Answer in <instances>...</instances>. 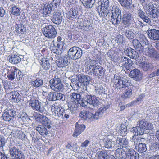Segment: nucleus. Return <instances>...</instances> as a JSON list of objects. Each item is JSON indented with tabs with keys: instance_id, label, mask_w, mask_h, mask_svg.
Segmentation results:
<instances>
[{
	"instance_id": "1",
	"label": "nucleus",
	"mask_w": 159,
	"mask_h": 159,
	"mask_svg": "<svg viewBox=\"0 0 159 159\" xmlns=\"http://www.w3.org/2000/svg\"><path fill=\"white\" fill-rule=\"evenodd\" d=\"M42 31L43 34L49 39L54 38L56 36L57 31L52 25H47L45 26L43 25Z\"/></svg>"
},
{
	"instance_id": "2",
	"label": "nucleus",
	"mask_w": 159,
	"mask_h": 159,
	"mask_svg": "<svg viewBox=\"0 0 159 159\" xmlns=\"http://www.w3.org/2000/svg\"><path fill=\"white\" fill-rule=\"evenodd\" d=\"M51 89L56 92L62 91L64 89V86L62 83L60 78L55 77L49 81Z\"/></svg>"
},
{
	"instance_id": "3",
	"label": "nucleus",
	"mask_w": 159,
	"mask_h": 159,
	"mask_svg": "<svg viewBox=\"0 0 159 159\" xmlns=\"http://www.w3.org/2000/svg\"><path fill=\"white\" fill-rule=\"evenodd\" d=\"M137 125L138 126L139 131L140 132L141 135L144 133H146L145 130H150L153 129V125L144 120L138 121Z\"/></svg>"
},
{
	"instance_id": "4",
	"label": "nucleus",
	"mask_w": 159,
	"mask_h": 159,
	"mask_svg": "<svg viewBox=\"0 0 159 159\" xmlns=\"http://www.w3.org/2000/svg\"><path fill=\"white\" fill-rule=\"evenodd\" d=\"M68 54L70 58L76 60L81 57L83 52L81 48L77 47L74 46L69 49Z\"/></svg>"
},
{
	"instance_id": "5",
	"label": "nucleus",
	"mask_w": 159,
	"mask_h": 159,
	"mask_svg": "<svg viewBox=\"0 0 159 159\" xmlns=\"http://www.w3.org/2000/svg\"><path fill=\"white\" fill-rule=\"evenodd\" d=\"M129 85L128 78L126 76L118 77L114 79L113 86L115 88L119 89L126 87Z\"/></svg>"
},
{
	"instance_id": "6",
	"label": "nucleus",
	"mask_w": 159,
	"mask_h": 159,
	"mask_svg": "<svg viewBox=\"0 0 159 159\" xmlns=\"http://www.w3.org/2000/svg\"><path fill=\"white\" fill-rule=\"evenodd\" d=\"M9 152L11 157L12 159H25L23 153L15 147L10 148Z\"/></svg>"
},
{
	"instance_id": "7",
	"label": "nucleus",
	"mask_w": 159,
	"mask_h": 159,
	"mask_svg": "<svg viewBox=\"0 0 159 159\" xmlns=\"http://www.w3.org/2000/svg\"><path fill=\"white\" fill-rule=\"evenodd\" d=\"M29 105L34 110H35L38 112L43 113L45 111L44 107L38 100L30 101Z\"/></svg>"
},
{
	"instance_id": "8",
	"label": "nucleus",
	"mask_w": 159,
	"mask_h": 159,
	"mask_svg": "<svg viewBox=\"0 0 159 159\" xmlns=\"http://www.w3.org/2000/svg\"><path fill=\"white\" fill-rule=\"evenodd\" d=\"M85 102L87 103V105L89 103L93 107H97L99 104L100 102L99 100H101L102 98L101 97H95L94 96H92L88 95L87 96Z\"/></svg>"
},
{
	"instance_id": "9",
	"label": "nucleus",
	"mask_w": 159,
	"mask_h": 159,
	"mask_svg": "<svg viewBox=\"0 0 159 159\" xmlns=\"http://www.w3.org/2000/svg\"><path fill=\"white\" fill-rule=\"evenodd\" d=\"M88 94L83 91L80 94L77 93L76 100L79 102L83 107L87 105V103L85 102L86 99Z\"/></svg>"
},
{
	"instance_id": "10",
	"label": "nucleus",
	"mask_w": 159,
	"mask_h": 159,
	"mask_svg": "<svg viewBox=\"0 0 159 159\" xmlns=\"http://www.w3.org/2000/svg\"><path fill=\"white\" fill-rule=\"evenodd\" d=\"M109 104L106 105H103L95 114L92 113L91 118L95 119H98L99 118L102 116L104 112L109 108Z\"/></svg>"
},
{
	"instance_id": "11",
	"label": "nucleus",
	"mask_w": 159,
	"mask_h": 159,
	"mask_svg": "<svg viewBox=\"0 0 159 159\" xmlns=\"http://www.w3.org/2000/svg\"><path fill=\"white\" fill-rule=\"evenodd\" d=\"M70 59L66 57H58L56 60L57 65L59 67H65L67 66L70 62Z\"/></svg>"
},
{
	"instance_id": "12",
	"label": "nucleus",
	"mask_w": 159,
	"mask_h": 159,
	"mask_svg": "<svg viewBox=\"0 0 159 159\" xmlns=\"http://www.w3.org/2000/svg\"><path fill=\"white\" fill-rule=\"evenodd\" d=\"M78 79L81 83H82L84 86H83V91H84L86 89V86L89 84L91 80L90 77L88 76H85L83 75H79L78 76Z\"/></svg>"
},
{
	"instance_id": "13",
	"label": "nucleus",
	"mask_w": 159,
	"mask_h": 159,
	"mask_svg": "<svg viewBox=\"0 0 159 159\" xmlns=\"http://www.w3.org/2000/svg\"><path fill=\"white\" fill-rule=\"evenodd\" d=\"M132 15L127 11H124L123 12L122 21L124 25H128L131 23Z\"/></svg>"
},
{
	"instance_id": "14",
	"label": "nucleus",
	"mask_w": 159,
	"mask_h": 159,
	"mask_svg": "<svg viewBox=\"0 0 159 159\" xmlns=\"http://www.w3.org/2000/svg\"><path fill=\"white\" fill-rule=\"evenodd\" d=\"M116 142L114 141V144H119L120 146L122 148H126L128 146L129 143L128 139L125 137H117V139H115Z\"/></svg>"
},
{
	"instance_id": "15",
	"label": "nucleus",
	"mask_w": 159,
	"mask_h": 159,
	"mask_svg": "<svg viewBox=\"0 0 159 159\" xmlns=\"http://www.w3.org/2000/svg\"><path fill=\"white\" fill-rule=\"evenodd\" d=\"M16 115V111L12 109L8 110L3 114V118L5 121H9Z\"/></svg>"
},
{
	"instance_id": "16",
	"label": "nucleus",
	"mask_w": 159,
	"mask_h": 159,
	"mask_svg": "<svg viewBox=\"0 0 159 159\" xmlns=\"http://www.w3.org/2000/svg\"><path fill=\"white\" fill-rule=\"evenodd\" d=\"M147 31L148 36L150 39L159 40V30L152 29L148 30Z\"/></svg>"
},
{
	"instance_id": "17",
	"label": "nucleus",
	"mask_w": 159,
	"mask_h": 159,
	"mask_svg": "<svg viewBox=\"0 0 159 159\" xmlns=\"http://www.w3.org/2000/svg\"><path fill=\"white\" fill-rule=\"evenodd\" d=\"M51 108L53 115L58 117H60L61 116H63L62 112L63 111V110L61 108L60 106L59 107L57 104H55L52 105Z\"/></svg>"
},
{
	"instance_id": "18",
	"label": "nucleus",
	"mask_w": 159,
	"mask_h": 159,
	"mask_svg": "<svg viewBox=\"0 0 159 159\" xmlns=\"http://www.w3.org/2000/svg\"><path fill=\"white\" fill-rule=\"evenodd\" d=\"M10 69H7V70H8L7 73V77L10 80H12L15 78L16 77V74L18 69L14 66L11 67Z\"/></svg>"
},
{
	"instance_id": "19",
	"label": "nucleus",
	"mask_w": 159,
	"mask_h": 159,
	"mask_svg": "<svg viewBox=\"0 0 159 159\" xmlns=\"http://www.w3.org/2000/svg\"><path fill=\"white\" fill-rule=\"evenodd\" d=\"M126 154L129 159H139V154L132 149H127Z\"/></svg>"
},
{
	"instance_id": "20",
	"label": "nucleus",
	"mask_w": 159,
	"mask_h": 159,
	"mask_svg": "<svg viewBox=\"0 0 159 159\" xmlns=\"http://www.w3.org/2000/svg\"><path fill=\"white\" fill-rule=\"evenodd\" d=\"M52 21L57 24H59L61 23L62 18L59 11L56 10V11L54 12Z\"/></svg>"
},
{
	"instance_id": "21",
	"label": "nucleus",
	"mask_w": 159,
	"mask_h": 159,
	"mask_svg": "<svg viewBox=\"0 0 159 159\" xmlns=\"http://www.w3.org/2000/svg\"><path fill=\"white\" fill-rule=\"evenodd\" d=\"M9 61L13 64H17L21 61V58L17 53L9 55Z\"/></svg>"
},
{
	"instance_id": "22",
	"label": "nucleus",
	"mask_w": 159,
	"mask_h": 159,
	"mask_svg": "<svg viewBox=\"0 0 159 159\" xmlns=\"http://www.w3.org/2000/svg\"><path fill=\"white\" fill-rule=\"evenodd\" d=\"M85 126L84 125H79L76 123L75 129L73 134L74 137H77L84 129Z\"/></svg>"
},
{
	"instance_id": "23",
	"label": "nucleus",
	"mask_w": 159,
	"mask_h": 159,
	"mask_svg": "<svg viewBox=\"0 0 159 159\" xmlns=\"http://www.w3.org/2000/svg\"><path fill=\"white\" fill-rule=\"evenodd\" d=\"M39 118L40 122L43 124L47 126L48 129L50 128L51 122L49 119L43 115H40Z\"/></svg>"
},
{
	"instance_id": "24",
	"label": "nucleus",
	"mask_w": 159,
	"mask_h": 159,
	"mask_svg": "<svg viewBox=\"0 0 159 159\" xmlns=\"http://www.w3.org/2000/svg\"><path fill=\"white\" fill-rule=\"evenodd\" d=\"M130 76L136 80H139L142 78V74L140 71L137 69L132 70L129 74Z\"/></svg>"
},
{
	"instance_id": "25",
	"label": "nucleus",
	"mask_w": 159,
	"mask_h": 159,
	"mask_svg": "<svg viewBox=\"0 0 159 159\" xmlns=\"http://www.w3.org/2000/svg\"><path fill=\"white\" fill-rule=\"evenodd\" d=\"M132 43L134 48L139 53L143 52V45H142L139 40L136 39L133 40Z\"/></svg>"
},
{
	"instance_id": "26",
	"label": "nucleus",
	"mask_w": 159,
	"mask_h": 159,
	"mask_svg": "<svg viewBox=\"0 0 159 159\" xmlns=\"http://www.w3.org/2000/svg\"><path fill=\"white\" fill-rule=\"evenodd\" d=\"M16 30L17 33L20 34H23L26 31V29L23 24L20 23L16 24Z\"/></svg>"
},
{
	"instance_id": "27",
	"label": "nucleus",
	"mask_w": 159,
	"mask_h": 159,
	"mask_svg": "<svg viewBox=\"0 0 159 159\" xmlns=\"http://www.w3.org/2000/svg\"><path fill=\"white\" fill-rule=\"evenodd\" d=\"M126 152L123 150L121 148H117L116 150L115 156L119 159H124Z\"/></svg>"
},
{
	"instance_id": "28",
	"label": "nucleus",
	"mask_w": 159,
	"mask_h": 159,
	"mask_svg": "<svg viewBox=\"0 0 159 159\" xmlns=\"http://www.w3.org/2000/svg\"><path fill=\"white\" fill-rule=\"evenodd\" d=\"M138 16L143 20L144 21L149 24L151 22L150 19L145 15V13L142 10H139L138 11Z\"/></svg>"
},
{
	"instance_id": "29",
	"label": "nucleus",
	"mask_w": 159,
	"mask_h": 159,
	"mask_svg": "<svg viewBox=\"0 0 159 159\" xmlns=\"http://www.w3.org/2000/svg\"><path fill=\"white\" fill-rule=\"evenodd\" d=\"M92 113L88 111H81L80 114V117L82 120H86L88 118L90 119L92 117Z\"/></svg>"
},
{
	"instance_id": "30",
	"label": "nucleus",
	"mask_w": 159,
	"mask_h": 159,
	"mask_svg": "<svg viewBox=\"0 0 159 159\" xmlns=\"http://www.w3.org/2000/svg\"><path fill=\"white\" fill-rule=\"evenodd\" d=\"M104 147L107 148H109L112 147L113 143L114 141L116 142L115 139H104L103 140Z\"/></svg>"
},
{
	"instance_id": "31",
	"label": "nucleus",
	"mask_w": 159,
	"mask_h": 159,
	"mask_svg": "<svg viewBox=\"0 0 159 159\" xmlns=\"http://www.w3.org/2000/svg\"><path fill=\"white\" fill-rule=\"evenodd\" d=\"M53 7L50 4L44 5L43 8V13L44 15L49 14H51L52 11L53 10Z\"/></svg>"
},
{
	"instance_id": "32",
	"label": "nucleus",
	"mask_w": 159,
	"mask_h": 159,
	"mask_svg": "<svg viewBox=\"0 0 159 159\" xmlns=\"http://www.w3.org/2000/svg\"><path fill=\"white\" fill-rule=\"evenodd\" d=\"M36 129L41 135H46L48 134L47 130L42 125H39L36 127Z\"/></svg>"
},
{
	"instance_id": "33",
	"label": "nucleus",
	"mask_w": 159,
	"mask_h": 159,
	"mask_svg": "<svg viewBox=\"0 0 159 159\" xmlns=\"http://www.w3.org/2000/svg\"><path fill=\"white\" fill-rule=\"evenodd\" d=\"M41 64L42 67L46 70L49 69L51 67L49 61L46 58H44L42 59Z\"/></svg>"
},
{
	"instance_id": "34",
	"label": "nucleus",
	"mask_w": 159,
	"mask_h": 159,
	"mask_svg": "<svg viewBox=\"0 0 159 159\" xmlns=\"http://www.w3.org/2000/svg\"><path fill=\"white\" fill-rule=\"evenodd\" d=\"M96 63L95 60L91 59L86 60L85 62L86 69L87 70H89L90 67L96 66Z\"/></svg>"
},
{
	"instance_id": "35",
	"label": "nucleus",
	"mask_w": 159,
	"mask_h": 159,
	"mask_svg": "<svg viewBox=\"0 0 159 159\" xmlns=\"http://www.w3.org/2000/svg\"><path fill=\"white\" fill-rule=\"evenodd\" d=\"M122 6L125 8H129L132 4V0H118Z\"/></svg>"
},
{
	"instance_id": "36",
	"label": "nucleus",
	"mask_w": 159,
	"mask_h": 159,
	"mask_svg": "<svg viewBox=\"0 0 159 159\" xmlns=\"http://www.w3.org/2000/svg\"><path fill=\"white\" fill-rule=\"evenodd\" d=\"M108 8H104V7H99L97 8L98 12L99 13V15L100 17H104L109 12L108 10Z\"/></svg>"
},
{
	"instance_id": "37",
	"label": "nucleus",
	"mask_w": 159,
	"mask_h": 159,
	"mask_svg": "<svg viewBox=\"0 0 159 159\" xmlns=\"http://www.w3.org/2000/svg\"><path fill=\"white\" fill-rule=\"evenodd\" d=\"M151 64L148 62L144 61L140 63L139 66L144 71H147L151 69Z\"/></svg>"
},
{
	"instance_id": "38",
	"label": "nucleus",
	"mask_w": 159,
	"mask_h": 159,
	"mask_svg": "<svg viewBox=\"0 0 159 159\" xmlns=\"http://www.w3.org/2000/svg\"><path fill=\"white\" fill-rule=\"evenodd\" d=\"M11 94L12 96V99L13 100L14 102L17 103L20 101L21 96L17 92H12Z\"/></svg>"
},
{
	"instance_id": "39",
	"label": "nucleus",
	"mask_w": 159,
	"mask_h": 159,
	"mask_svg": "<svg viewBox=\"0 0 159 159\" xmlns=\"http://www.w3.org/2000/svg\"><path fill=\"white\" fill-rule=\"evenodd\" d=\"M111 12L113 15L121 17V11L118 6L114 5L112 7Z\"/></svg>"
},
{
	"instance_id": "40",
	"label": "nucleus",
	"mask_w": 159,
	"mask_h": 159,
	"mask_svg": "<svg viewBox=\"0 0 159 159\" xmlns=\"http://www.w3.org/2000/svg\"><path fill=\"white\" fill-rule=\"evenodd\" d=\"M83 5L87 8L92 7L94 1L92 0H80Z\"/></svg>"
},
{
	"instance_id": "41",
	"label": "nucleus",
	"mask_w": 159,
	"mask_h": 159,
	"mask_svg": "<svg viewBox=\"0 0 159 159\" xmlns=\"http://www.w3.org/2000/svg\"><path fill=\"white\" fill-rule=\"evenodd\" d=\"M121 20V17L113 15L111 19V22L114 25H117L120 23Z\"/></svg>"
},
{
	"instance_id": "42",
	"label": "nucleus",
	"mask_w": 159,
	"mask_h": 159,
	"mask_svg": "<svg viewBox=\"0 0 159 159\" xmlns=\"http://www.w3.org/2000/svg\"><path fill=\"white\" fill-rule=\"evenodd\" d=\"M117 132L120 134L125 136L127 134V128L125 126H121L120 127L116 128V129Z\"/></svg>"
},
{
	"instance_id": "43",
	"label": "nucleus",
	"mask_w": 159,
	"mask_h": 159,
	"mask_svg": "<svg viewBox=\"0 0 159 159\" xmlns=\"http://www.w3.org/2000/svg\"><path fill=\"white\" fill-rule=\"evenodd\" d=\"M31 84L34 87L37 88L43 85V82L41 79L37 78L35 80L32 81Z\"/></svg>"
},
{
	"instance_id": "44",
	"label": "nucleus",
	"mask_w": 159,
	"mask_h": 159,
	"mask_svg": "<svg viewBox=\"0 0 159 159\" xmlns=\"http://www.w3.org/2000/svg\"><path fill=\"white\" fill-rule=\"evenodd\" d=\"M98 159H107L108 157V155L107 152L104 151H102L98 152Z\"/></svg>"
},
{
	"instance_id": "45",
	"label": "nucleus",
	"mask_w": 159,
	"mask_h": 159,
	"mask_svg": "<svg viewBox=\"0 0 159 159\" xmlns=\"http://www.w3.org/2000/svg\"><path fill=\"white\" fill-rule=\"evenodd\" d=\"M133 86H130L128 87V89L124 93V97L125 98H129L132 95L133 91Z\"/></svg>"
},
{
	"instance_id": "46",
	"label": "nucleus",
	"mask_w": 159,
	"mask_h": 159,
	"mask_svg": "<svg viewBox=\"0 0 159 159\" xmlns=\"http://www.w3.org/2000/svg\"><path fill=\"white\" fill-rule=\"evenodd\" d=\"M78 148V147L76 144H74L72 146L70 144L68 143L66 146V151L67 152L70 150L76 151Z\"/></svg>"
},
{
	"instance_id": "47",
	"label": "nucleus",
	"mask_w": 159,
	"mask_h": 159,
	"mask_svg": "<svg viewBox=\"0 0 159 159\" xmlns=\"http://www.w3.org/2000/svg\"><path fill=\"white\" fill-rule=\"evenodd\" d=\"M78 11L75 9L71 8L68 12V15L69 17L73 19L76 18V16L78 14Z\"/></svg>"
},
{
	"instance_id": "48",
	"label": "nucleus",
	"mask_w": 159,
	"mask_h": 159,
	"mask_svg": "<svg viewBox=\"0 0 159 159\" xmlns=\"http://www.w3.org/2000/svg\"><path fill=\"white\" fill-rule=\"evenodd\" d=\"M138 151L140 153H143L147 150L146 144L145 143H141L138 144Z\"/></svg>"
},
{
	"instance_id": "49",
	"label": "nucleus",
	"mask_w": 159,
	"mask_h": 159,
	"mask_svg": "<svg viewBox=\"0 0 159 159\" xmlns=\"http://www.w3.org/2000/svg\"><path fill=\"white\" fill-rule=\"evenodd\" d=\"M61 2V0H52V2L50 4L53 7L54 9L53 11L55 10V11L57 10V7L59 6L60 3Z\"/></svg>"
},
{
	"instance_id": "50",
	"label": "nucleus",
	"mask_w": 159,
	"mask_h": 159,
	"mask_svg": "<svg viewBox=\"0 0 159 159\" xmlns=\"http://www.w3.org/2000/svg\"><path fill=\"white\" fill-rule=\"evenodd\" d=\"M125 61L123 63V64L122 66L126 67V68H130L132 66L133 63L131 60L129 58H127Z\"/></svg>"
},
{
	"instance_id": "51",
	"label": "nucleus",
	"mask_w": 159,
	"mask_h": 159,
	"mask_svg": "<svg viewBox=\"0 0 159 159\" xmlns=\"http://www.w3.org/2000/svg\"><path fill=\"white\" fill-rule=\"evenodd\" d=\"M125 34L127 38L129 39H133L134 37V33L131 30H126Z\"/></svg>"
},
{
	"instance_id": "52",
	"label": "nucleus",
	"mask_w": 159,
	"mask_h": 159,
	"mask_svg": "<svg viewBox=\"0 0 159 159\" xmlns=\"http://www.w3.org/2000/svg\"><path fill=\"white\" fill-rule=\"evenodd\" d=\"M11 13L14 15L17 16L20 14L21 11L19 8H17L16 6H14L12 8Z\"/></svg>"
},
{
	"instance_id": "53",
	"label": "nucleus",
	"mask_w": 159,
	"mask_h": 159,
	"mask_svg": "<svg viewBox=\"0 0 159 159\" xmlns=\"http://www.w3.org/2000/svg\"><path fill=\"white\" fill-rule=\"evenodd\" d=\"M56 100L64 101L65 99V96L61 93H56Z\"/></svg>"
},
{
	"instance_id": "54",
	"label": "nucleus",
	"mask_w": 159,
	"mask_h": 159,
	"mask_svg": "<svg viewBox=\"0 0 159 159\" xmlns=\"http://www.w3.org/2000/svg\"><path fill=\"white\" fill-rule=\"evenodd\" d=\"M150 148L151 150L155 152L158 149L159 150V143L155 142L152 143Z\"/></svg>"
},
{
	"instance_id": "55",
	"label": "nucleus",
	"mask_w": 159,
	"mask_h": 159,
	"mask_svg": "<svg viewBox=\"0 0 159 159\" xmlns=\"http://www.w3.org/2000/svg\"><path fill=\"white\" fill-rule=\"evenodd\" d=\"M55 92L49 93L47 99L49 101H56V94Z\"/></svg>"
},
{
	"instance_id": "56",
	"label": "nucleus",
	"mask_w": 159,
	"mask_h": 159,
	"mask_svg": "<svg viewBox=\"0 0 159 159\" xmlns=\"http://www.w3.org/2000/svg\"><path fill=\"white\" fill-rule=\"evenodd\" d=\"M97 66L90 67L89 68V70H87L88 71V74L91 75L93 74L95 75V73L97 72Z\"/></svg>"
},
{
	"instance_id": "57",
	"label": "nucleus",
	"mask_w": 159,
	"mask_h": 159,
	"mask_svg": "<svg viewBox=\"0 0 159 159\" xmlns=\"http://www.w3.org/2000/svg\"><path fill=\"white\" fill-rule=\"evenodd\" d=\"M109 4L108 0H102L101 4V7H104V8H108Z\"/></svg>"
},
{
	"instance_id": "58",
	"label": "nucleus",
	"mask_w": 159,
	"mask_h": 159,
	"mask_svg": "<svg viewBox=\"0 0 159 159\" xmlns=\"http://www.w3.org/2000/svg\"><path fill=\"white\" fill-rule=\"evenodd\" d=\"M103 69L102 67H97L96 71L97 72L95 74V76H101L103 74Z\"/></svg>"
},
{
	"instance_id": "59",
	"label": "nucleus",
	"mask_w": 159,
	"mask_h": 159,
	"mask_svg": "<svg viewBox=\"0 0 159 159\" xmlns=\"http://www.w3.org/2000/svg\"><path fill=\"white\" fill-rule=\"evenodd\" d=\"M129 57L131 58L134 59H137L139 57V55L138 53L134 49H133L132 51L131 52V54Z\"/></svg>"
},
{
	"instance_id": "60",
	"label": "nucleus",
	"mask_w": 159,
	"mask_h": 159,
	"mask_svg": "<svg viewBox=\"0 0 159 159\" xmlns=\"http://www.w3.org/2000/svg\"><path fill=\"white\" fill-rule=\"evenodd\" d=\"M133 49L129 47H125V49L124 52L126 55L129 57Z\"/></svg>"
},
{
	"instance_id": "61",
	"label": "nucleus",
	"mask_w": 159,
	"mask_h": 159,
	"mask_svg": "<svg viewBox=\"0 0 159 159\" xmlns=\"http://www.w3.org/2000/svg\"><path fill=\"white\" fill-rule=\"evenodd\" d=\"M116 40L118 42L120 43H123L125 41V39L123 36L121 35H118L116 37Z\"/></svg>"
},
{
	"instance_id": "62",
	"label": "nucleus",
	"mask_w": 159,
	"mask_h": 159,
	"mask_svg": "<svg viewBox=\"0 0 159 159\" xmlns=\"http://www.w3.org/2000/svg\"><path fill=\"white\" fill-rule=\"evenodd\" d=\"M62 43V45L63 44V42H57V45L56 46V47L55 48H58V49H57V51H55L54 52V53L57 54V55H58L59 53H60L61 52V43Z\"/></svg>"
},
{
	"instance_id": "63",
	"label": "nucleus",
	"mask_w": 159,
	"mask_h": 159,
	"mask_svg": "<svg viewBox=\"0 0 159 159\" xmlns=\"http://www.w3.org/2000/svg\"><path fill=\"white\" fill-rule=\"evenodd\" d=\"M23 74L21 71L18 69V70L17 71L16 74V77L17 79L21 80L23 77Z\"/></svg>"
},
{
	"instance_id": "64",
	"label": "nucleus",
	"mask_w": 159,
	"mask_h": 159,
	"mask_svg": "<svg viewBox=\"0 0 159 159\" xmlns=\"http://www.w3.org/2000/svg\"><path fill=\"white\" fill-rule=\"evenodd\" d=\"M145 45H144L143 44V52L149 53L150 52H151V49L149 48V46L147 44L146 42H145Z\"/></svg>"
}]
</instances>
